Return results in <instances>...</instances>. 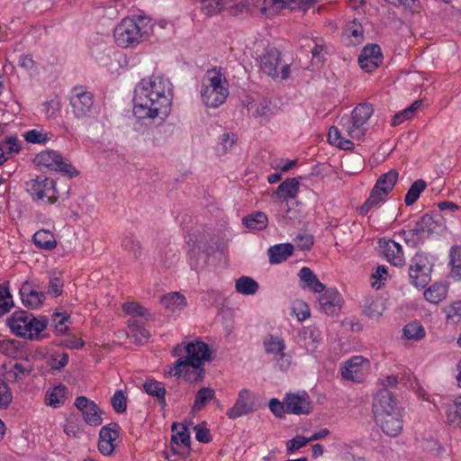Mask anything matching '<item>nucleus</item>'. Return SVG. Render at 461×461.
I'll return each mask as SVG.
<instances>
[{"label":"nucleus","mask_w":461,"mask_h":461,"mask_svg":"<svg viewBox=\"0 0 461 461\" xmlns=\"http://www.w3.org/2000/svg\"><path fill=\"white\" fill-rule=\"evenodd\" d=\"M172 85L162 76H152L142 79L135 87L133 113L140 120H160L169 113Z\"/></svg>","instance_id":"f257e3e1"},{"label":"nucleus","mask_w":461,"mask_h":461,"mask_svg":"<svg viewBox=\"0 0 461 461\" xmlns=\"http://www.w3.org/2000/svg\"><path fill=\"white\" fill-rule=\"evenodd\" d=\"M374 112L370 104H359L351 113L349 117H343L340 121L341 129L331 126L328 133L329 142L341 149L348 150L354 148V143L347 139L359 140L363 137L367 128L366 122Z\"/></svg>","instance_id":"f03ea898"},{"label":"nucleus","mask_w":461,"mask_h":461,"mask_svg":"<svg viewBox=\"0 0 461 461\" xmlns=\"http://www.w3.org/2000/svg\"><path fill=\"white\" fill-rule=\"evenodd\" d=\"M182 350L186 353L185 357L178 358L169 370L165 372V375L181 376L185 368L198 367L203 361L210 360L211 352L206 343L201 340L191 341L185 347L178 344L172 351L173 356H178Z\"/></svg>","instance_id":"7ed1b4c3"},{"label":"nucleus","mask_w":461,"mask_h":461,"mask_svg":"<svg viewBox=\"0 0 461 461\" xmlns=\"http://www.w3.org/2000/svg\"><path fill=\"white\" fill-rule=\"evenodd\" d=\"M229 95L228 81L221 68L207 70L203 78L201 97L207 107L216 108L222 104Z\"/></svg>","instance_id":"20e7f679"},{"label":"nucleus","mask_w":461,"mask_h":461,"mask_svg":"<svg viewBox=\"0 0 461 461\" xmlns=\"http://www.w3.org/2000/svg\"><path fill=\"white\" fill-rule=\"evenodd\" d=\"M149 31L150 26L148 25L144 18H124L115 27L113 36L118 46L130 48L147 40Z\"/></svg>","instance_id":"39448f33"},{"label":"nucleus","mask_w":461,"mask_h":461,"mask_svg":"<svg viewBox=\"0 0 461 461\" xmlns=\"http://www.w3.org/2000/svg\"><path fill=\"white\" fill-rule=\"evenodd\" d=\"M446 229V223L440 213L424 214L416 221L415 227L408 230H402L404 240L415 246L423 242L433 233H439Z\"/></svg>","instance_id":"423d86ee"},{"label":"nucleus","mask_w":461,"mask_h":461,"mask_svg":"<svg viewBox=\"0 0 461 461\" xmlns=\"http://www.w3.org/2000/svg\"><path fill=\"white\" fill-rule=\"evenodd\" d=\"M398 172L392 169L378 177L369 197L358 209L362 215L366 214L371 209L377 207L385 201L386 196L393 189L398 180Z\"/></svg>","instance_id":"0eeeda50"},{"label":"nucleus","mask_w":461,"mask_h":461,"mask_svg":"<svg viewBox=\"0 0 461 461\" xmlns=\"http://www.w3.org/2000/svg\"><path fill=\"white\" fill-rule=\"evenodd\" d=\"M69 104L77 119L89 117L94 110V95L82 86H75L69 93Z\"/></svg>","instance_id":"6e6552de"},{"label":"nucleus","mask_w":461,"mask_h":461,"mask_svg":"<svg viewBox=\"0 0 461 461\" xmlns=\"http://www.w3.org/2000/svg\"><path fill=\"white\" fill-rule=\"evenodd\" d=\"M259 62L263 73L273 78L286 79L290 75V65L282 63L281 52L276 48L267 50Z\"/></svg>","instance_id":"1a4fd4ad"},{"label":"nucleus","mask_w":461,"mask_h":461,"mask_svg":"<svg viewBox=\"0 0 461 461\" xmlns=\"http://www.w3.org/2000/svg\"><path fill=\"white\" fill-rule=\"evenodd\" d=\"M26 190L34 201L47 198L49 203H54L58 200L55 181L49 177L37 176L26 182Z\"/></svg>","instance_id":"9d476101"},{"label":"nucleus","mask_w":461,"mask_h":461,"mask_svg":"<svg viewBox=\"0 0 461 461\" xmlns=\"http://www.w3.org/2000/svg\"><path fill=\"white\" fill-rule=\"evenodd\" d=\"M35 162L39 166H44L50 169L59 171L69 177L78 174L70 163L66 162L59 154L52 150L40 152L35 157Z\"/></svg>","instance_id":"9b49d317"},{"label":"nucleus","mask_w":461,"mask_h":461,"mask_svg":"<svg viewBox=\"0 0 461 461\" xmlns=\"http://www.w3.org/2000/svg\"><path fill=\"white\" fill-rule=\"evenodd\" d=\"M430 270L431 267L429 266L428 258L421 254H416L409 267V276L411 284L417 288H424L430 280Z\"/></svg>","instance_id":"f8f14e48"},{"label":"nucleus","mask_w":461,"mask_h":461,"mask_svg":"<svg viewBox=\"0 0 461 461\" xmlns=\"http://www.w3.org/2000/svg\"><path fill=\"white\" fill-rule=\"evenodd\" d=\"M375 420L382 430L390 437L399 435L403 427V420L400 410L385 413L382 409H378V418Z\"/></svg>","instance_id":"ddd939ff"},{"label":"nucleus","mask_w":461,"mask_h":461,"mask_svg":"<svg viewBox=\"0 0 461 461\" xmlns=\"http://www.w3.org/2000/svg\"><path fill=\"white\" fill-rule=\"evenodd\" d=\"M247 110L250 117L263 122L269 121L276 113V108L269 99L260 97L249 102L247 104Z\"/></svg>","instance_id":"4468645a"},{"label":"nucleus","mask_w":461,"mask_h":461,"mask_svg":"<svg viewBox=\"0 0 461 461\" xmlns=\"http://www.w3.org/2000/svg\"><path fill=\"white\" fill-rule=\"evenodd\" d=\"M119 438V425L110 423L104 426L99 432L98 450L104 456L113 454L115 448L114 441Z\"/></svg>","instance_id":"2eb2a0df"},{"label":"nucleus","mask_w":461,"mask_h":461,"mask_svg":"<svg viewBox=\"0 0 461 461\" xmlns=\"http://www.w3.org/2000/svg\"><path fill=\"white\" fill-rule=\"evenodd\" d=\"M383 61L381 48L377 44L366 45L358 57V64L362 69L371 72Z\"/></svg>","instance_id":"dca6fc26"},{"label":"nucleus","mask_w":461,"mask_h":461,"mask_svg":"<svg viewBox=\"0 0 461 461\" xmlns=\"http://www.w3.org/2000/svg\"><path fill=\"white\" fill-rule=\"evenodd\" d=\"M378 409H382L385 413L400 410L396 399L388 389H380L374 397L373 412L375 419L378 418Z\"/></svg>","instance_id":"f3484780"},{"label":"nucleus","mask_w":461,"mask_h":461,"mask_svg":"<svg viewBox=\"0 0 461 461\" xmlns=\"http://www.w3.org/2000/svg\"><path fill=\"white\" fill-rule=\"evenodd\" d=\"M378 247L380 252L392 265L402 267L404 264L403 251L399 243L393 240H380Z\"/></svg>","instance_id":"a211bd4d"},{"label":"nucleus","mask_w":461,"mask_h":461,"mask_svg":"<svg viewBox=\"0 0 461 461\" xmlns=\"http://www.w3.org/2000/svg\"><path fill=\"white\" fill-rule=\"evenodd\" d=\"M254 410V402L250 398L249 391L247 389H242L239 393L238 399L234 406L228 410L226 415L231 419L235 420L243 415L249 414Z\"/></svg>","instance_id":"6ab92c4d"},{"label":"nucleus","mask_w":461,"mask_h":461,"mask_svg":"<svg viewBox=\"0 0 461 461\" xmlns=\"http://www.w3.org/2000/svg\"><path fill=\"white\" fill-rule=\"evenodd\" d=\"M286 412L293 414H309L312 410L311 401L306 393H289L285 397Z\"/></svg>","instance_id":"aec40b11"},{"label":"nucleus","mask_w":461,"mask_h":461,"mask_svg":"<svg viewBox=\"0 0 461 461\" xmlns=\"http://www.w3.org/2000/svg\"><path fill=\"white\" fill-rule=\"evenodd\" d=\"M340 294L336 289H328L320 297V308L328 315H336L340 311Z\"/></svg>","instance_id":"412c9836"},{"label":"nucleus","mask_w":461,"mask_h":461,"mask_svg":"<svg viewBox=\"0 0 461 461\" xmlns=\"http://www.w3.org/2000/svg\"><path fill=\"white\" fill-rule=\"evenodd\" d=\"M20 294L23 305L30 309L39 308L45 300V294L32 288L28 281L23 284Z\"/></svg>","instance_id":"4be33fe9"},{"label":"nucleus","mask_w":461,"mask_h":461,"mask_svg":"<svg viewBox=\"0 0 461 461\" xmlns=\"http://www.w3.org/2000/svg\"><path fill=\"white\" fill-rule=\"evenodd\" d=\"M194 238L191 239L193 245L203 255V263H207L209 257L214 253L213 238L207 232L194 235Z\"/></svg>","instance_id":"5701e85b"},{"label":"nucleus","mask_w":461,"mask_h":461,"mask_svg":"<svg viewBox=\"0 0 461 461\" xmlns=\"http://www.w3.org/2000/svg\"><path fill=\"white\" fill-rule=\"evenodd\" d=\"M367 362L362 356H356L348 359L341 371V375L346 380L358 382V373L362 365Z\"/></svg>","instance_id":"b1692460"},{"label":"nucleus","mask_w":461,"mask_h":461,"mask_svg":"<svg viewBox=\"0 0 461 461\" xmlns=\"http://www.w3.org/2000/svg\"><path fill=\"white\" fill-rule=\"evenodd\" d=\"M294 251V246L291 243H283L272 246L267 250L270 264H280L285 261Z\"/></svg>","instance_id":"393cba45"},{"label":"nucleus","mask_w":461,"mask_h":461,"mask_svg":"<svg viewBox=\"0 0 461 461\" xmlns=\"http://www.w3.org/2000/svg\"><path fill=\"white\" fill-rule=\"evenodd\" d=\"M47 323V319L42 318L38 320L31 313V318H28L27 321L23 326L21 333L23 331L25 332L23 336V338H28L30 339H38L39 334L46 328Z\"/></svg>","instance_id":"a878e982"},{"label":"nucleus","mask_w":461,"mask_h":461,"mask_svg":"<svg viewBox=\"0 0 461 461\" xmlns=\"http://www.w3.org/2000/svg\"><path fill=\"white\" fill-rule=\"evenodd\" d=\"M299 277L304 283V287L310 288L314 293H321L325 290V285L309 267H303L299 272Z\"/></svg>","instance_id":"bb28decb"},{"label":"nucleus","mask_w":461,"mask_h":461,"mask_svg":"<svg viewBox=\"0 0 461 461\" xmlns=\"http://www.w3.org/2000/svg\"><path fill=\"white\" fill-rule=\"evenodd\" d=\"M33 243L36 247L51 250L57 247V240L54 234L48 230H40L36 231L32 237Z\"/></svg>","instance_id":"cd10ccee"},{"label":"nucleus","mask_w":461,"mask_h":461,"mask_svg":"<svg viewBox=\"0 0 461 461\" xmlns=\"http://www.w3.org/2000/svg\"><path fill=\"white\" fill-rule=\"evenodd\" d=\"M363 307V312L371 319H378L385 309L383 300L375 296L366 297Z\"/></svg>","instance_id":"c85d7f7f"},{"label":"nucleus","mask_w":461,"mask_h":461,"mask_svg":"<svg viewBox=\"0 0 461 461\" xmlns=\"http://www.w3.org/2000/svg\"><path fill=\"white\" fill-rule=\"evenodd\" d=\"M160 303L169 312H175L176 310L183 309L185 304V298L179 293H169L160 299Z\"/></svg>","instance_id":"c756f323"},{"label":"nucleus","mask_w":461,"mask_h":461,"mask_svg":"<svg viewBox=\"0 0 461 461\" xmlns=\"http://www.w3.org/2000/svg\"><path fill=\"white\" fill-rule=\"evenodd\" d=\"M28 318H31V313L26 311L14 312L9 318H7V325L11 329L12 332L17 336H23L25 332L21 333L23 326L27 321Z\"/></svg>","instance_id":"7c9ffc66"},{"label":"nucleus","mask_w":461,"mask_h":461,"mask_svg":"<svg viewBox=\"0 0 461 461\" xmlns=\"http://www.w3.org/2000/svg\"><path fill=\"white\" fill-rule=\"evenodd\" d=\"M143 388H144V391L148 394L157 397L159 404L162 407L166 406L167 403H166L165 395H166L167 391L162 383H160L157 380H154V379L148 380L143 384Z\"/></svg>","instance_id":"2f4dec72"},{"label":"nucleus","mask_w":461,"mask_h":461,"mask_svg":"<svg viewBox=\"0 0 461 461\" xmlns=\"http://www.w3.org/2000/svg\"><path fill=\"white\" fill-rule=\"evenodd\" d=\"M23 342L16 339H4L0 341V352L13 358L23 356Z\"/></svg>","instance_id":"473e14b6"},{"label":"nucleus","mask_w":461,"mask_h":461,"mask_svg":"<svg viewBox=\"0 0 461 461\" xmlns=\"http://www.w3.org/2000/svg\"><path fill=\"white\" fill-rule=\"evenodd\" d=\"M68 388L59 384L52 388L51 391H48L45 395V402L47 405L52 406L54 408L59 407L61 403H63L66 400V393Z\"/></svg>","instance_id":"72a5a7b5"},{"label":"nucleus","mask_w":461,"mask_h":461,"mask_svg":"<svg viewBox=\"0 0 461 461\" xmlns=\"http://www.w3.org/2000/svg\"><path fill=\"white\" fill-rule=\"evenodd\" d=\"M215 391L211 387H202L195 394L194 405L192 407L193 411H199L203 410L205 405L214 399Z\"/></svg>","instance_id":"f704fd0d"},{"label":"nucleus","mask_w":461,"mask_h":461,"mask_svg":"<svg viewBox=\"0 0 461 461\" xmlns=\"http://www.w3.org/2000/svg\"><path fill=\"white\" fill-rule=\"evenodd\" d=\"M242 221L249 229L261 230L267 226V216L262 212H256L244 217Z\"/></svg>","instance_id":"c9c22d12"},{"label":"nucleus","mask_w":461,"mask_h":461,"mask_svg":"<svg viewBox=\"0 0 461 461\" xmlns=\"http://www.w3.org/2000/svg\"><path fill=\"white\" fill-rule=\"evenodd\" d=\"M299 190V182L296 178H287L279 185L276 191V194L284 198L295 197Z\"/></svg>","instance_id":"e433bc0d"},{"label":"nucleus","mask_w":461,"mask_h":461,"mask_svg":"<svg viewBox=\"0 0 461 461\" xmlns=\"http://www.w3.org/2000/svg\"><path fill=\"white\" fill-rule=\"evenodd\" d=\"M258 287V284L253 278L246 276L238 278L235 284L236 291L244 295L255 294Z\"/></svg>","instance_id":"4c0bfd02"},{"label":"nucleus","mask_w":461,"mask_h":461,"mask_svg":"<svg viewBox=\"0 0 461 461\" xmlns=\"http://www.w3.org/2000/svg\"><path fill=\"white\" fill-rule=\"evenodd\" d=\"M263 344L267 354L279 355L280 357L284 356L285 346L284 339L281 338L268 335L265 338Z\"/></svg>","instance_id":"58836bf2"},{"label":"nucleus","mask_w":461,"mask_h":461,"mask_svg":"<svg viewBox=\"0 0 461 461\" xmlns=\"http://www.w3.org/2000/svg\"><path fill=\"white\" fill-rule=\"evenodd\" d=\"M82 415L84 417L85 421L91 426H99L103 422V419L101 418V410L99 407L94 402L91 403L84 409Z\"/></svg>","instance_id":"ea45409f"},{"label":"nucleus","mask_w":461,"mask_h":461,"mask_svg":"<svg viewBox=\"0 0 461 461\" xmlns=\"http://www.w3.org/2000/svg\"><path fill=\"white\" fill-rule=\"evenodd\" d=\"M447 295V287L442 284L436 283L430 285L424 292V297L427 301L438 303L442 301Z\"/></svg>","instance_id":"a19ab883"},{"label":"nucleus","mask_w":461,"mask_h":461,"mask_svg":"<svg viewBox=\"0 0 461 461\" xmlns=\"http://www.w3.org/2000/svg\"><path fill=\"white\" fill-rule=\"evenodd\" d=\"M177 427H180V430L172 435L171 444H176L178 446L179 443H181L188 450L190 448V433L185 425L177 423L172 424V431L174 432Z\"/></svg>","instance_id":"79ce46f5"},{"label":"nucleus","mask_w":461,"mask_h":461,"mask_svg":"<svg viewBox=\"0 0 461 461\" xmlns=\"http://www.w3.org/2000/svg\"><path fill=\"white\" fill-rule=\"evenodd\" d=\"M426 182L422 179L416 180L409 188L404 197L406 205H412L420 197V193L426 188Z\"/></svg>","instance_id":"37998d69"},{"label":"nucleus","mask_w":461,"mask_h":461,"mask_svg":"<svg viewBox=\"0 0 461 461\" xmlns=\"http://www.w3.org/2000/svg\"><path fill=\"white\" fill-rule=\"evenodd\" d=\"M304 347L307 350H313L321 340V331L317 328H307L302 333Z\"/></svg>","instance_id":"c03bdc74"},{"label":"nucleus","mask_w":461,"mask_h":461,"mask_svg":"<svg viewBox=\"0 0 461 461\" xmlns=\"http://www.w3.org/2000/svg\"><path fill=\"white\" fill-rule=\"evenodd\" d=\"M32 372V366L26 367L20 363H15L12 369L6 372V376L10 382L16 383L22 381L24 376L29 375Z\"/></svg>","instance_id":"a18cd8bd"},{"label":"nucleus","mask_w":461,"mask_h":461,"mask_svg":"<svg viewBox=\"0 0 461 461\" xmlns=\"http://www.w3.org/2000/svg\"><path fill=\"white\" fill-rule=\"evenodd\" d=\"M446 415L450 424L461 422V395L455 398L454 403L447 409Z\"/></svg>","instance_id":"49530a36"},{"label":"nucleus","mask_w":461,"mask_h":461,"mask_svg":"<svg viewBox=\"0 0 461 461\" xmlns=\"http://www.w3.org/2000/svg\"><path fill=\"white\" fill-rule=\"evenodd\" d=\"M403 335L408 339L419 340L425 336V330L420 323L413 321L404 326Z\"/></svg>","instance_id":"de8ad7c7"},{"label":"nucleus","mask_w":461,"mask_h":461,"mask_svg":"<svg viewBox=\"0 0 461 461\" xmlns=\"http://www.w3.org/2000/svg\"><path fill=\"white\" fill-rule=\"evenodd\" d=\"M344 32L348 36L354 38L353 43L358 44L360 43L363 39V33L364 30L360 23H357L356 20H353L349 23H348Z\"/></svg>","instance_id":"09e8293b"},{"label":"nucleus","mask_w":461,"mask_h":461,"mask_svg":"<svg viewBox=\"0 0 461 461\" xmlns=\"http://www.w3.org/2000/svg\"><path fill=\"white\" fill-rule=\"evenodd\" d=\"M13 306V297L8 287L4 285H0V317L8 312Z\"/></svg>","instance_id":"8fccbe9b"},{"label":"nucleus","mask_w":461,"mask_h":461,"mask_svg":"<svg viewBox=\"0 0 461 461\" xmlns=\"http://www.w3.org/2000/svg\"><path fill=\"white\" fill-rule=\"evenodd\" d=\"M200 2L203 4L202 12L207 16L218 14L223 9L222 3L219 0H206Z\"/></svg>","instance_id":"3c124183"},{"label":"nucleus","mask_w":461,"mask_h":461,"mask_svg":"<svg viewBox=\"0 0 461 461\" xmlns=\"http://www.w3.org/2000/svg\"><path fill=\"white\" fill-rule=\"evenodd\" d=\"M111 403L117 413L124 412L127 408V399L123 392L121 390L116 391L111 399Z\"/></svg>","instance_id":"603ef678"},{"label":"nucleus","mask_w":461,"mask_h":461,"mask_svg":"<svg viewBox=\"0 0 461 461\" xmlns=\"http://www.w3.org/2000/svg\"><path fill=\"white\" fill-rule=\"evenodd\" d=\"M122 246L125 250L132 253V255L135 258H138L140 257L141 246H140V241L134 240L131 237H126L125 239L122 240Z\"/></svg>","instance_id":"864d4df0"},{"label":"nucleus","mask_w":461,"mask_h":461,"mask_svg":"<svg viewBox=\"0 0 461 461\" xmlns=\"http://www.w3.org/2000/svg\"><path fill=\"white\" fill-rule=\"evenodd\" d=\"M186 381L189 382H199L203 379L204 368L201 367V364L198 367L185 368L182 374Z\"/></svg>","instance_id":"5fc2aeb1"},{"label":"nucleus","mask_w":461,"mask_h":461,"mask_svg":"<svg viewBox=\"0 0 461 461\" xmlns=\"http://www.w3.org/2000/svg\"><path fill=\"white\" fill-rule=\"evenodd\" d=\"M294 242L298 249L310 250L313 245V237L307 232L299 233L296 235Z\"/></svg>","instance_id":"6e6d98bb"},{"label":"nucleus","mask_w":461,"mask_h":461,"mask_svg":"<svg viewBox=\"0 0 461 461\" xmlns=\"http://www.w3.org/2000/svg\"><path fill=\"white\" fill-rule=\"evenodd\" d=\"M13 400V394L8 385L0 379V409H6Z\"/></svg>","instance_id":"4d7b16f0"},{"label":"nucleus","mask_w":461,"mask_h":461,"mask_svg":"<svg viewBox=\"0 0 461 461\" xmlns=\"http://www.w3.org/2000/svg\"><path fill=\"white\" fill-rule=\"evenodd\" d=\"M122 309L126 313L132 315V317H144L147 314V310L134 302L125 303Z\"/></svg>","instance_id":"13d9d810"},{"label":"nucleus","mask_w":461,"mask_h":461,"mask_svg":"<svg viewBox=\"0 0 461 461\" xmlns=\"http://www.w3.org/2000/svg\"><path fill=\"white\" fill-rule=\"evenodd\" d=\"M201 252L195 248V246H192V249L188 252V260L191 267L194 270L202 269L206 263H203V259L201 261Z\"/></svg>","instance_id":"bf43d9fd"},{"label":"nucleus","mask_w":461,"mask_h":461,"mask_svg":"<svg viewBox=\"0 0 461 461\" xmlns=\"http://www.w3.org/2000/svg\"><path fill=\"white\" fill-rule=\"evenodd\" d=\"M450 263L456 275L461 277V247H454L450 251Z\"/></svg>","instance_id":"052dcab7"},{"label":"nucleus","mask_w":461,"mask_h":461,"mask_svg":"<svg viewBox=\"0 0 461 461\" xmlns=\"http://www.w3.org/2000/svg\"><path fill=\"white\" fill-rule=\"evenodd\" d=\"M307 443H309L308 438L297 435L294 438H292L286 442L287 453L291 454V453L294 452L295 450H298L299 448L306 446Z\"/></svg>","instance_id":"680f3d73"},{"label":"nucleus","mask_w":461,"mask_h":461,"mask_svg":"<svg viewBox=\"0 0 461 461\" xmlns=\"http://www.w3.org/2000/svg\"><path fill=\"white\" fill-rule=\"evenodd\" d=\"M52 321L54 322L57 333L63 334L68 330L66 321L69 319V315L62 313H54L52 315Z\"/></svg>","instance_id":"e2e57ef3"},{"label":"nucleus","mask_w":461,"mask_h":461,"mask_svg":"<svg viewBox=\"0 0 461 461\" xmlns=\"http://www.w3.org/2000/svg\"><path fill=\"white\" fill-rule=\"evenodd\" d=\"M388 276L387 268L384 266H378L376 270L371 276L372 286L379 288L381 286V282L383 280H386Z\"/></svg>","instance_id":"0e129e2a"},{"label":"nucleus","mask_w":461,"mask_h":461,"mask_svg":"<svg viewBox=\"0 0 461 461\" xmlns=\"http://www.w3.org/2000/svg\"><path fill=\"white\" fill-rule=\"evenodd\" d=\"M127 334L129 338L133 339L134 341L139 344L146 342L149 338V332L143 327L139 329L134 328L132 331H128Z\"/></svg>","instance_id":"69168bd1"},{"label":"nucleus","mask_w":461,"mask_h":461,"mask_svg":"<svg viewBox=\"0 0 461 461\" xmlns=\"http://www.w3.org/2000/svg\"><path fill=\"white\" fill-rule=\"evenodd\" d=\"M63 281L59 277H51L48 285V294L54 297L61 295L63 291Z\"/></svg>","instance_id":"338daca9"},{"label":"nucleus","mask_w":461,"mask_h":461,"mask_svg":"<svg viewBox=\"0 0 461 461\" xmlns=\"http://www.w3.org/2000/svg\"><path fill=\"white\" fill-rule=\"evenodd\" d=\"M24 139L30 143H44L47 140V135L37 130H31L24 134Z\"/></svg>","instance_id":"774afa93"}]
</instances>
